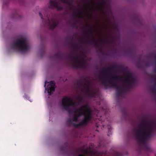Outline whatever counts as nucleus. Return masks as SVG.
<instances>
[{"mask_svg":"<svg viewBox=\"0 0 156 156\" xmlns=\"http://www.w3.org/2000/svg\"><path fill=\"white\" fill-rule=\"evenodd\" d=\"M95 94H96V92H94V93L92 94V96L93 97H94L95 96Z\"/></svg>","mask_w":156,"mask_h":156,"instance_id":"38","label":"nucleus"},{"mask_svg":"<svg viewBox=\"0 0 156 156\" xmlns=\"http://www.w3.org/2000/svg\"><path fill=\"white\" fill-rule=\"evenodd\" d=\"M67 58L69 59L72 61V66L74 68L76 69L84 68L86 67V65L83 60L82 61H79V57L77 55H69L67 56Z\"/></svg>","mask_w":156,"mask_h":156,"instance_id":"8","label":"nucleus"},{"mask_svg":"<svg viewBox=\"0 0 156 156\" xmlns=\"http://www.w3.org/2000/svg\"><path fill=\"white\" fill-rule=\"evenodd\" d=\"M83 107L86 109V112H87V115H84L82 121L78 124L73 123V125L76 127L84 126L87 125L90 122L93 118V115L92 111L88 105H83Z\"/></svg>","mask_w":156,"mask_h":156,"instance_id":"5","label":"nucleus"},{"mask_svg":"<svg viewBox=\"0 0 156 156\" xmlns=\"http://www.w3.org/2000/svg\"><path fill=\"white\" fill-rule=\"evenodd\" d=\"M49 3L50 5L49 8H51L53 7H55L57 8L59 10L63 9V8L62 7L58 5L56 0H50Z\"/></svg>","mask_w":156,"mask_h":156,"instance_id":"16","label":"nucleus"},{"mask_svg":"<svg viewBox=\"0 0 156 156\" xmlns=\"http://www.w3.org/2000/svg\"><path fill=\"white\" fill-rule=\"evenodd\" d=\"M151 56L153 57L154 60L156 61V53H152Z\"/></svg>","mask_w":156,"mask_h":156,"instance_id":"27","label":"nucleus"},{"mask_svg":"<svg viewBox=\"0 0 156 156\" xmlns=\"http://www.w3.org/2000/svg\"><path fill=\"white\" fill-rule=\"evenodd\" d=\"M39 16L42 19L44 26L47 27L49 29H53L58 24V21L57 19L54 17H52L51 19H49V16L46 14H44V16L46 17V19H44L41 13H39Z\"/></svg>","mask_w":156,"mask_h":156,"instance_id":"6","label":"nucleus"},{"mask_svg":"<svg viewBox=\"0 0 156 156\" xmlns=\"http://www.w3.org/2000/svg\"><path fill=\"white\" fill-rule=\"evenodd\" d=\"M151 65V63L149 61H147L145 63V66L147 67H148Z\"/></svg>","mask_w":156,"mask_h":156,"instance_id":"29","label":"nucleus"},{"mask_svg":"<svg viewBox=\"0 0 156 156\" xmlns=\"http://www.w3.org/2000/svg\"><path fill=\"white\" fill-rule=\"evenodd\" d=\"M74 113L75 114H77V116L74 115L73 117V122H76L78 121V118L79 117L82 116L87 115V112H86V109L83 107V106L80 108L78 109H76L74 111H73V113Z\"/></svg>","mask_w":156,"mask_h":156,"instance_id":"12","label":"nucleus"},{"mask_svg":"<svg viewBox=\"0 0 156 156\" xmlns=\"http://www.w3.org/2000/svg\"><path fill=\"white\" fill-rule=\"evenodd\" d=\"M108 67L105 68L101 70L100 73H101V76L99 78V80H100V78L101 77H103L105 78L106 79H107V77L106 75H105V73H107V72L109 70V69H107Z\"/></svg>","mask_w":156,"mask_h":156,"instance_id":"20","label":"nucleus"},{"mask_svg":"<svg viewBox=\"0 0 156 156\" xmlns=\"http://www.w3.org/2000/svg\"><path fill=\"white\" fill-rule=\"evenodd\" d=\"M76 102L73 101L70 98L65 97L62 99V106L63 108L67 111L69 114L71 115L73 113V111L75 109L72 110L70 108L71 106H74L75 105Z\"/></svg>","mask_w":156,"mask_h":156,"instance_id":"7","label":"nucleus"},{"mask_svg":"<svg viewBox=\"0 0 156 156\" xmlns=\"http://www.w3.org/2000/svg\"><path fill=\"white\" fill-rule=\"evenodd\" d=\"M126 79L123 81V84L122 87L124 90L125 93L127 90L130 89L136 83L135 79L133 78V75L132 78H128L126 76Z\"/></svg>","mask_w":156,"mask_h":156,"instance_id":"9","label":"nucleus"},{"mask_svg":"<svg viewBox=\"0 0 156 156\" xmlns=\"http://www.w3.org/2000/svg\"><path fill=\"white\" fill-rule=\"evenodd\" d=\"M140 128L135 131L136 138L138 143L140 151L144 149L148 151H151L150 147L147 144V141L153 135V124L147 119H142L141 123L138 124Z\"/></svg>","mask_w":156,"mask_h":156,"instance_id":"1","label":"nucleus"},{"mask_svg":"<svg viewBox=\"0 0 156 156\" xmlns=\"http://www.w3.org/2000/svg\"><path fill=\"white\" fill-rule=\"evenodd\" d=\"M84 78V80L86 81V82H84V87H83V89H81L82 91L83 90H84L85 92L89 94V96H90V93L91 92V90L90 88L91 86V84L90 81L87 79L84 76H83Z\"/></svg>","mask_w":156,"mask_h":156,"instance_id":"13","label":"nucleus"},{"mask_svg":"<svg viewBox=\"0 0 156 156\" xmlns=\"http://www.w3.org/2000/svg\"><path fill=\"white\" fill-rule=\"evenodd\" d=\"M109 78L106 79L103 77L100 78V81L101 84L104 86L105 89L112 87H117L119 89L120 87L115 82L116 80H119L122 79L120 76L116 75L113 73H111L109 75Z\"/></svg>","mask_w":156,"mask_h":156,"instance_id":"3","label":"nucleus"},{"mask_svg":"<svg viewBox=\"0 0 156 156\" xmlns=\"http://www.w3.org/2000/svg\"><path fill=\"white\" fill-rule=\"evenodd\" d=\"M69 44L70 47L74 48V51H75V48H82L81 44L80 43H76L73 38L70 39Z\"/></svg>","mask_w":156,"mask_h":156,"instance_id":"15","label":"nucleus"},{"mask_svg":"<svg viewBox=\"0 0 156 156\" xmlns=\"http://www.w3.org/2000/svg\"><path fill=\"white\" fill-rule=\"evenodd\" d=\"M152 79L155 84L150 88V90L153 93L156 95V77H154Z\"/></svg>","mask_w":156,"mask_h":156,"instance_id":"21","label":"nucleus"},{"mask_svg":"<svg viewBox=\"0 0 156 156\" xmlns=\"http://www.w3.org/2000/svg\"><path fill=\"white\" fill-rule=\"evenodd\" d=\"M108 2L106 0H101L98 2L97 9L98 10H102L104 9L105 5L107 4Z\"/></svg>","mask_w":156,"mask_h":156,"instance_id":"17","label":"nucleus"},{"mask_svg":"<svg viewBox=\"0 0 156 156\" xmlns=\"http://www.w3.org/2000/svg\"><path fill=\"white\" fill-rule=\"evenodd\" d=\"M76 98L79 100L78 103L79 105L84 101L83 98L82 96H77Z\"/></svg>","mask_w":156,"mask_h":156,"instance_id":"23","label":"nucleus"},{"mask_svg":"<svg viewBox=\"0 0 156 156\" xmlns=\"http://www.w3.org/2000/svg\"><path fill=\"white\" fill-rule=\"evenodd\" d=\"M18 15L17 13V12H16L15 15L13 17V18H16V16H18Z\"/></svg>","mask_w":156,"mask_h":156,"instance_id":"34","label":"nucleus"},{"mask_svg":"<svg viewBox=\"0 0 156 156\" xmlns=\"http://www.w3.org/2000/svg\"><path fill=\"white\" fill-rule=\"evenodd\" d=\"M74 14L75 16H79V14L78 13H77L75 12H74Z\"/></svg>","mask_w":156,"mask_h":156,"instance_id":"37","label":"nucleus"},{"mask_svg":"<svg viewBox=\"0 0 156 156\" xmlns=\"http://www.w3.org/2000/svg\"><path fill=\"white\" fill-rule=\"evenodd\" d=\"M84 83H83L82 81V79H81L77 81L76 84L79 89H82L83 87V84H84Z\"/></svg>","mask_w":156,"mask_h":156,"instance_id":"22","label":"nucleus"},{"mask_svg":"<svg viewBox=\"0 0 156 156\" xmlns=\"http://www.w3.org/2000/svg\"><path fill=\"white\" fill-rule=\"evenodd\" d=\"M61 1L64 3L70 5V2H73V0H61Z\"/></svg>","mask_w":156,"mask_h":156,"instance_id":"25","label":"nucleus"},{"mask_svg":"<svg viewBox=\"0 0 156 156\" xmlns=\"http://www.w3.org/2000/svg\"><path fill=\"white\" fill-rule=\"evenodd\" d=\"M120 88L119 89H118L117 87H114L116 90V97L119 98L121 94H124L125 93L124 90H123L122 88L119 86Z\"/></svg>","mask_w":156,"mask_h":156,"instance_id":"18","label":"nucleus"},{"mask_svg":"<svg viewBox=\"0 0 156 156\" xmlns=\"http://www.w3.org/2000/svg\"><path fill=\"white\" fill-rule=\"evenodd\" d=\"M60 149L64 154L73 156H123L122 153L116 151H113L112 153L108 156L106 151L99 152L97 151L89 150L88 147L85 148L84 146L75 149L71 147L67 143L61 147Z\"/></svg>","mask_w":156,"mask_h":156,"instance_id":"2","label":"nucleus"},{"mask_svg":"<svg viewBox=\"0 0 156 156\" xmlns=\"http://www.w3.org/2000/svg\"><path fill=\"white\" fill-rule=\"evenodd\" d=\"M64 57V54L61 52H57L53 56V58L60 60H62Z\"/></svg>","mask_w":156,"mask_h":156,"instance_id":"19","label":"nucleus"},{"mask_svg":"<svg viewBox=\"0 0 156 156\" xmlns=\"http://www.w3.org/2000/svg\"><path fill=\"white\" fill-rule=\"evenodd\" d=\"M107 69H109V70L118 69L119 71L123 72L127 77L132 78V74L128 71L127 67H124L121 65L114 64L112 66L108 67Z\"/></svg>","mask_w":156,"mask_h":156,"instance_id":"10","label":"nucleus"},{"mask_svg":"<svg viewBox=\"0 0 156 156\" xmlns=\"http://www.w3.org/2000/svg\"><path fill=\"white\" fill-rule=\"evenodd\" d=\"M108 41L106 39H102L101 40V42L102 43H106Z\"/></svg>","mask_w":156,"mask_h":156,"instance_id":"28","label":"nucleus"},{"mask_svg":"<svg viewBox=\"0 0 156 156\" xmlns=\"http://www.w3.org/2000/svg\"><path fill=\"white\" fill-rule=\"evenodd\" d=\"M87 17L89 18H91L92 17V16L91 14L89 15V14L87 15Z\"/></svg>","mask_w":156,"mask_h":156,"instance_id":"35","label":"nucleus"},{"mask_svg":"<svg viewBox=\"0 0 156 156\" xmlns=\"http://www.w3.org/2000/svg\"><path fill=\"white\" fill-rule=\"evenodd\" d=\"M55 82L54 81H51L49 84L45 88L46 90H47L48 95H51V92H54L55 90Z\"/></svg>","mask_w":156,"mask_h":156,"instance_id":"14","label":"nucleus"},{"mask_svg":"<svg viewBox=\"0 0 156 156\" xmlns=\"http://www.w3.org/2000/svg\"><path fill=\"white\" fill-rule=\"evenodd\" d=\"M11 48L23 53L27 52L29 48L28 41L24 38L17 39L14 41L11 44Z\"/></svg>","mask_w":156,"mask_h":156,"instance_id":"4","label":"nucleus"},{"mask_svg":"<svg viewBox=\"0 0 156 156\" xmlns=\"http://www.w3.org/2000/svg\"><path fill=\"white\" fill-rule=\"evenodd\" d=\"M72 27H73L76 28H78V26L77 25V24L75 23H73L72 24Z\"/></svg>","mask_w":156,"mask_h":156,"instance_id":"30","label":"nucleus"},{"mask_svg":"<svg viewBox=\"0 0 156 156\" xmlns=\"http://www.w3.org/2000/svg\"><path fill=\"white\" fill-rule=\"evenodd\" d=\"M108 132L109 133L111 132V128L110 126L108 125Z\"/></svg>","mask_w":156,"mask_h":156,"instance_id":"33","label":"nucleus"},{"mask_svg":"<svg viewBox=\"0 0 156 156\" xmlns=\"http://www.w3.org/2000/svg\"><path fill=\"white\" fill-rule=\"evenodd\" d=\"M73 119L71 118L70 117L66 121V123L68 125H70L72 124L73 125V123H74L73 122Z\"/></svg>","mask_w":156,"mask_h":156,"instance_id":"24","label":"nucleus"},{"mask_svg":"<svg viewBox=\"0 0 156 156\" xmlns=\"http://www.w3.org/2000/svg\"><path fill=\"white\" fill-rule=\"evenodd\" d=\"M87 25L88 26H89V25L88 24H87Z\"/></svg>","mask_w":156,"mask_h":156,"instance_id":"41","label":"nucleus"},{"mask_svg":"<svg viewBox=\"0 0 156 156\" xmlns=\"http://www.w3.org/2000/svg\"><path fill=\"white\" fill-rule=\"evenodd\" d=\"M41 52L40 53V55L41 56H42L45 52V48H43L41 49Z\"/></svg>","mask_w":156,"mask_h":156,"instance_id":"26","label":"nucleus"},{"mask_svg":"<svg viewBox=\"0 0 156 156\" xmlns=\"http://www.w3.org/2000/svg\"><path fill=\"white\" fill-rule=\"evenodd\" d=\"M47 82V81H46L45 82V84H44V86L45 87V86H46V82Z\"/></svg>","mask_w":156,"mask_h":156,"instance_id":"40","label":"nucleus"},{"mask_svg":"<svg viewBox=\"0 0 156 156\" xmlns=\"http://www.w3.org/2000/svg\"><path fill=\"white\" fill-rule=\"evenodd\" d=\"M153 71L154 73H155L156 72V66L155 68H154V69ZM156 77V75L154 76V77Z\"/></svg>","mask_w":156,"mask_h":156,"instance_id":"36","label":"nucleus"},{"mask_svg":"<svg viewBox=\"0 0 156 156\" xmlns=\"http://www.w3.org/2000/svg\"><path fill=\"white\" fill-rule=\"evenodd\" d=\"M85 9L86 11H87V6H85Z\"/></svg>","mask_w":156,"mask_h":156,"instance_id":"39","label":"nucleus"},{"mask_svg":"<svg viewBox=\"0 0 156 156\" xmlns=\"http://www.w3.org/2000/svg\"><path fill=\"white\" fill-rule=\"evenodd\" d=\"M84 35L88 37L90 36L91 35L92 38L90 40H87L86 41V42L89 45H93L96 47H98V44L96 40L95 39L93 34H92L91 30H86L84 33Z\"/></svg>","mask_w":156,"mask_h":156,"instance_id":"11","label":"nucleus"},{"mask_svg":"<svg viewBox=\"0 0 156 156\" xmlns=\"http://www.w3.org/2000/svg\"><path fill=\"white\" fill-rule=\"evenodd\" d=\"M128 52L130 53V54L131 55H133L134 54V53H132L133 52V51L132 50L129 49L128 51Z\"/></svg>","mask_w":156,"mask_h":156,"instance_id":"32","label":"nucleus"},{"mask_svg":"<svg viewBox=\"0 0 156 156\" xmlns=\"http://www.w3.org/2000/svg\"><path fill=\"white\" fill-rule=\"evenodd\" d=\"M72 9H73V10H77V11H79V14H81L82 13V11L81 9H79L78 10H76V9H74V8H72Z\"/></svg>","mask_w":156,"mask_h":156,"instance_id":"31","label":"nucleus"}]
</instances>
